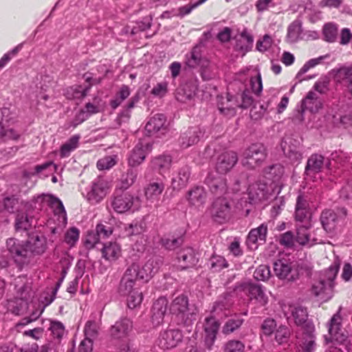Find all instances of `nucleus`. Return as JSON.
Returning a JSON list of instances; mask_svg holds the SVG:
<instances>
[{
    "mask_svg": "<svg viewBox=\"0 0 352 352\" xmlns=\"http://www.w3.org/2000/svg\"><path fill=\"white\" fill-rule=\"evenodd\" d=\"M165 185L162 182H153L148 184L144 189L146 199L151 204L157 202Z\"/></svg>",
    "mask_w": 352,
    "mask_h": 352,
    "instance_id": "nucleus-33",
    "label": "nucleus"
},
{
    "mask_svg": "<svg viewBox=\"0 0 352 352\" xmlns=\"http://www.w3.org/2000/svg\"><path fill=\"white\" fill-rule=\"evenodd\" d=\"M107 183L101 178L98 177L92 184L91 190L87 193V199L91 203H98L106 195L107 191Z\"/></svg>",
    "mask_w": 352,
    "mask_h": 352,
    "instance_id": "nucleus-23",
    "label": "nucleus"
},
{
    "mask_svg": "<svg viewBox=\"0 0 352 352\" xmlns=\"http://www.w3.org/2000/svg\"><path fill=\"white\" fill-rule=\"evenodd\" d=\"M183 239L181 237L174 238L163 237L161 239V243L163 247L169 250H173L182 245Z\"/></svg>",
    "mask_w": 352,
    "mask_h": 352,
    "instance_id": "nucleus-62",
    "label": "nucleus"
},
{
    "mask_svg": "<svg viewBox=\"0 0 352 352\" xmlns=\"http://www.w3.org/2000/svg\"><path fill=\"white\" fill-rule=\"evenodd\" d=\"M346 210L338 208L336 211L324 210L320 217V223L324 230L331 235L340 232L346 224Z\"/></svg>",
    "mask_w": 352,
    "mask_h": 352,
    "instance_id": "nucleus-6",
    "label": "nucleus"
},
{
    "mask_svg": "<svg viewBox=\"0 0 352 352\" xmlns=\"http://www.w3.org/2000/svg\"><path fill=\"white\" fill-rule=\"evenodd\" d=\"M329 58V54H325L320 56L317 58H311L306 62L304 65L301 67L296 75V78L298 79V82H301L302 79L301 76L307 72L310 69L315 67L316 66L321 64L324 60Z\"/></svg>",
    "mask_w": 352,
    "mask_h": 352,
    "instance_id": "nucleus-45",
    "label": "nucleus"
},
{
    "mask_svg": "<svg viewBox=\"0 0 352 352\" xmlns=\"http://www.w3.org/2000/svg\"><path fill=\"white\" fill-rule=\"evenodd\" d=\"M90 87V85L86 87H83L82 85H74L67 89L65 94L67 98L69 100H81L87 96Z\"/></svg>",
    "mask_w": 352,
    "mask_h": 352,
    "instance_id": "nucleus-42",
    "label": "nucleus"
},
{
    "mask_svg": "<svg viewBox=\"0 0 352 352\" xmlns=\"http://www.w3.org/2000/svg\"><path fill=\"white\" fill-rule=\"evenodd\" d=\"M133 329L132 321L124 318L117 321L111 328V335L115 339L126 338L130 335Z\"/></svg>",
    "mask_w": 352,
    "mask_h": 352,
    "instance_id": "nucleus-25",
    "label": "nucleus"
},
{
    "mask_svg": "<svg viewBox=\"0 0 352 352\" xmlns=\"http://www.w3.org/2000/svg\"><path fill=\"white\" fill-rule=\"evenodd\" d=\"M216 316H212L211 317L206 318L204 324V329L206 332L205 344L209 350L213 345L217 334L219 328V323L215 319Z\"/></svg>",
    "mask_w": 352,
    "mask_h": 352,
    "instance_id": "nucleus-26",
    "label": "nucleus"
},
{
    "mask_svg": "<svg viewBox=\"0 0 352 352\" xmlns=\"http://www.w3.org/2000/svg\"><path fill=\"white\" fill-rule=\"evenodd\" d=\"M151 144L140 141L128 156L127 160L129 166L134 168L140 165L144 161L146 156L151 152Z\"/></svg>",
    "mask_w": 352,
    "mask_h": 352,
    "instance_id": "nucleus-15",
    "label": "nucleus"
},
{
    "mask_svg": "<svg viewBox=\"0 0 352 352\" xmlns=\"http://www.w3.org/2000/svg\"><path fill=\"white\" fill-rule=\"evenodd\" d=\"M243 322L244 320L239 315H235L225 323L222 331L224 334H230L238 329Z\"/></svg>",
    "mask_w": 352,
    "mask_h": 352,
    "instance_id": "nucleus-53",
    "label": "nucleus"
},
{
    "mask_svg": "<svg viewBox=\"0 0 352 352\" xmlns=\"http://www.w3.org/2000/svg\"><path fill=\"white\" fill-rule=\"evenodd\" d=\"M200 74L204 80H210L217 76V67L208 59L202 60L200 66Z\"/></svg>",
    "mask_w": 352,
    "mask_h": 352,
    "instance_id": "nucleus-44",
    "label": "nucleus"
},
{
    "mask_svg": "<svg viewBox=\"0 0 352 352\" xmlns=\"http://www.w3.org/2000/svg\"><path fill=\"white\" fill-rule=\"evenodd\" d=\"M11 124L3 126L0 133V140L6 141L8 140H16L20 135V133L10 127Z\"/></svg>",
    "mask_w": 352,
    "mask_h": 352,
    "instance_id": "nucleus-58",
    "label": "nucleus"
},
{
    "mask_svg": "<svg viewBox=\"0 0 352 352\" xmlns=\"http://www.w3.org/2000/svg\"><path fill=\"white\" fill-rule=\"evenodd\" d=\"M267 226L262 223L258 228L252 229L249 232L246 243L249 248L254 250L257 248V244H263L266 241Z\"/></svg>",
    "mask_w": 352,
    "mask_h": 352,
    "instance_id": "nucleus-24",
    "label": "nucleus"
},
{
    "mask_svg": "<svg viewBox=\"0 0 352 352\" xmlns=\"http://www.w3.org/2000/svg\"><path fill=\"white\" fill-rule=\"evenodd\" d=\"M206 184L209 187L210 192L219 197L228 191L226 179L221 176L215 177L212 174H209L206 178Z\"/></svg>",
    "mask_w": 352,
    "mask_h": 352,
    "instance_id": "nucleus-27",
    "label": "nucleus"
},
{
    "mask_svg": "<svg viewBox=\"0 0 352 352\" xmlns=\"http://www.w3.org/2000/svg\"><path fill=\"white\" fill-rule=\"evenodd\" d=\"M302 31L301 23L299 21H293L287 28V41L294 43L299 40Z\"/></svg>",
    "mask_w": 352,
    "mask_h": 352,
    "instance_id": "nucleus-49",
    "label": "nucleus"
},
{
    "mask_svg": "<svg viewBox=\"0 0 352 352\" xmlns=\"http://www.w3.org/2000/svg\"><path fill=\"white\" fill-rule=\"evenodd\" d=\"M172 157L169 155H162L154 157L151 161L152 166L160 174L168 170L171 166Z\"/></svg>",
    "mask_w": 352,
    "mask_h": 352,
    "instance_id": "nucleus-40",
    "label": "nucleus"
},
{
    "mask_svg": "<svg viewBox=\"0 0 352 352\" xmlns=\"http://www.w3.org/2000/svg\"><path fill=\"white\" fill-rule=\"evenodd\" d=\"M100 324L98 322L89 320L87 322L85 327V337L94 339L97 337Z\"/></svg>",
    "mask_w": 352,
    "mask_h": 352,
    "instance_id": "nucleus-61",
    "label": "nucleus"
},
{
    "mask_svg": "<svg viewBox=\"0 0 352 352\" xmlns=\"http://www.w3.org/2000/svg\"><path fill=\"white\" fill-rule=\"evenodd\" d=\"M130 94V87L128 85H122L116 94L114 98L110 101L111 107L116 109L129 96Z\"/></svg>",
    "mask_w": 352,
    "mask_h": 352,
    "instance_id": "nucleus-47",
    "label": "nucleus"
},
{
    "mask_svg": "<svg viewBox=\"0 0 352 352\" xmlns=\"http://www.w3.org/2000/svg\"><path fill=\"white\" fill-rule=\"evenodd\" d=\"M135 270L126 269L120 283L119 293L121 296H127V306L130 309H134L139 306L143 299L141 292L134 288L137 279L134 276Z\"/></svg>",
    "mask_w": 352,
    "mask_h": 352,
    "instance_id": "nucleus-2",
    "label": "nucleus"
},
{
    "mask_svg": "<svg viewBox=\"0 0 352 352\" xmlns=\"http://www.w3.org/2000/svg\"><path fill=\"white\" fill-rule=\"evenodd\" d=\"M315 336L312 332H303L296 336V342L291 352H314Z\"/></svg>",
    "mask_w": 352,
    "mask_h": 352,
    "instance_id": "nucleus-19",
    "label": "nucleus"
},
{
    "mask_svg": "<svg viewBox=\"0 0 352 352\" xmlns=\"http://www.w3.org/2000/svg\"><path fill=\"white\" fill-rule=\"evenodd\" d=\"M190 166L185 165L179 168L172 178L171 186L173 190H179L186 187L190 181Z\"/></svg>",
    "mask_w": 352,
    "mask_h": 352,
    "instance_id": "nucleus-32",
    "label": "nucleus"
},
{
    "mask_svg": "<svg viewBox=\"0 0 352 352\" xmlns=\"http://www.w3.org/2000/svg\"><path fill=\"white\" fill-rule=\"evenodd\" d=\"M287 319L299 326L307 321L308 314L307 309L300 305H289L288 310L285 311Z\"/></svg>",
    "mask_w": 352,
    "mask_h": 352,
    "instance_id": "nucleus-31",
    "label": "nucleus"
},
{
    "mask_svg": "<svg viewBox=\"0 0 352 352\" xmlns=\"http://www.w3.org/2000/svg\"><path fill=\"white\" fill-rule=\"evenodd\" d=\"M212 219L219 223H223L231 217V206L226 198L218 197L212 204L210 209Z\"/></svg>",
    "mask_w": 352,
    "mask_h": 352,
    "instance_id": "nucleus-12",
    "label": "nucleus"
},
{
    "mask_svg": "<svg viewBox=\"0 0 352 352\" xmlns=\"http://www.w3.org/2000/svg\"><path fill=\"white\" fill-rule=\"evenodd\" d=\"M168 300L165 297H160L155 301L152 307L151 322L154 327L162 324L167 310Z\"/></svg>",
    "mask_w": 352,
    "mask_h": 352,
    "instance_id": "nucleus-28",
    "label": "nucleus"
},
{
    "mask_svg": "<svg viewBox=\"0 0 352 352\" xmlns=\"http://www.w3.org/2000/svg\"><path fill=\"white\" fill-rule=\"evenodd\" d=\"M170 311L176 316L179 324L188 326L196 320V309L189 306L188 298L184 294L174 298L170 305Z\"/></svg>",
    "mask_w": 352,
    "mask_h": 352,
    "instance_id": "nucleus-4",
    "label": "nucleus"
},
{
    "mask_svg": "<svg viewBox=\"0 0 352 352\" xmlns=\"http://www.w3.org/2000/svg\"><path fill=\"white\" fill-rule=\"evenodd\" d=\"M186 199L190 206L198 208L205 204L206 192L202 186H194L187 192Z\"/></svg>",
    "mask_w": 352,
    "mask_h": 352,
    "instance_id": "nucleus-30",
    "label": "nucleus"
},
{
    "mask_svg": "<svg viewBox=\"0 0 352 352\" xmlns=\"http://www.w3.org/2000/svg\"><path fill=\"white\" fill-rule=\"evenodd\" d=\"M330 79L329 77L321 76L314 84V89L320 94H327L329 90Z\"/></svg>",
    "mask_w": 352,
    "mask_h": 352,
    "instance_id": "nucleus-60",
    "label": "nucleus"
},
{
    "mask_svg": "<svg viewBox=\"0 0 352 352\" xmlns=\"http://www.w3.org/2000/svg\"><path fill=\"white\" fill-rule=\"evenodd\" d=\"M232 305L230 297H223L214 302L211 313L212 316H217L221 318L228 316L227 311Z\"/></svg>",
    "mask_w": 352,
    "mask_h": 352,
    "instance_id": "nucleus-37",
    "label": "nucleus"
},
{
    "mask_svg": "<svg viewBox=\"0 0 352 352\" xmlns=\"http://www.w3.org/2000/svg\"><path fill=\"white\" fill-rule=\"evenodd\" d=\"M141 204L140 197L133 195L129 192H124L118 195L111 201V206L118 213L134 212L140 208Z\"/></svg>",
    "mask_w": 352,
    "mask_h": 352,
    "instance_id": "nucleus-7",
    "label": "nucleus"
},
{
    "mask_svg": "<svg viewBox=\"0 0 352 352\" xmlns=\"http://www.w3.org/2000/svg\"><path fill=\"white\" fill-rule=\"evenodd\" d=\"M252 36L246 30H244L240 34L239 38L236 41V48L243 52H248L252 47Z\"/></svg>",
    "mask_w": 352,
    "mask_h": 352,
    "instance_id": "nucleus-48",
    "label": "nucleus"
},
{
    "mask_svg": "<svg viewBox=\"0 0 352 352\" xmlns=\"http://www.w3.org/2000/svg\"><path fill=\"white\" fill-rule=\"evenodd\" d=\"M102 256L109 262L116 261L121 255V248L116 242H108L103 244L101 249Z\"/></svg>",
    "mask_w": 352,
    "mask_h": 352,
    "instance_id": "nucleus-36",
    "label": "nucleus"
},
{
    "mask_svg": "<svg viewBox=\"0 0 352 352\" xmlns=\"http://www.w3.org/2000/svg\"><path fill=\"white\" fill-rule=\"evenodd\" d=\"M206 60L202 58L201 55L200 47L195 46L192 50L186 55V65L191 68H195L201 66L202 60Z\"/></svg>",
    "mask_w": 352,
    "mask_h": 352,
    "instance_id": "nucleus-41",
    "label": "nucleus"
},
{
    "mask_svg": "<svg viewBox=\"0 0 352 352\" xmlns=\"http://www.w3.org/2000/svg\"><path fill=\"white\" fill-rule=\"evenodd\" d=\"M338 25L333 22L325 23L322 28L324 40L328 43H335L337 41Z\"/></svg>",
    "mask_w": 352,
    "mask_h": 352,
    "instance_id": "nucleus-43",
    "label": "nucleus"
},
{
    "mask_svg": "<svg viewBox=\"0 0 352 352\" xmlns=\"http://www.w3.org/2000/svg\"><path fill=\"white\" fill-rule=\"evenodd\" d=\"M279 243L287 248H296L297 247L295 236L291 231L282 234L279 238Z\"/></svg>",
    "mask_w": 352,
    "mask_h": 352,
    "instance_id": "nucleus-59",
    "label": "nucleus"
},
{
    "mask_svg": "<svg viewBox=\"0 0 352 352\" xmlns=\"http://www.w3.org/2000/svg\"><path fill=\"white\" fill-rule=\"evenodd\" d=\"M266 157V149L263 144H252L243 151L241 163L248 168H255L265 161Z\"/></svg>",
    "mask_w": 352,
    "mask_h": 352,
    "instance_id": "nucleus-10",
    "label": "nucleus"
},
{
    "mask_svg": "<svg viewBox=\"0 0 352 352\" xmlns=\"http://www.w3.org/2000/svg\"><path fill=\"white\" fill-rule=\"evenodd\" d=\"M284 167L276 164L267 167L264 170L265 177L272 182H277L284 174Z\"/></svg>",
    "mask_w": 352,
    "mask_h": 352,
    "instance_id": "nucleus-46",
    "label": "nucleus"
},
{
    "mask_svg": "<svg viewBox=\"0 0 352 352\" xmlns=\"http://www.w3.org/2000/svg\"><path fill=\"white\" fill-rule=\"evenodd\" d=\"M324 165V157L318 154L311 155L308 160L305 167V173L307 175L319 173Z\"/></svg>",
    "mask_w": 352,
    "mask_h": 352,
    "instance_id": "nucleus-38",
    "label": "nucleus"
},
{
    "mask_svg": "<svg viewBox=\"0 0 352 352\" xmlns=\"http://www.w3.org/2000/svg\"><path fill=\"white\" fill-rule=\"evenodd\" d=\"M203 136L204 131L200 126H192L181 134L179 144L182 148H187L197 144Z\"/></svg>",
    "mask_w": 352,
    "mask_h": 352,
    "instance_id": "nucleus-20",
    "label": "nucleus"
},
{
    "mask_svg": "<svg viewBox=\"0 0 352 352\" xmlns=\"http://www.w3.org/2000/svg\"><path fill=\"white\" fill-rule=\"evenodd\" d=\"M166 118L162 113H157L151 117L145 126V131L148 135H151L160 130H164Z\"/></svg>",
    "mask_w": 352,
    "mask_h": 352,
    "instance_id": "nucleus-34",
    "label": "nucleus"
},
{
    "mask_svg": "<svg viewBox=\"0 0 352 352\" xmlns=\"http://www.w3.org/2000/svg\"><path fill=\"white\" fill-rule=\"evenodd\" d=\"M26 244L29 263L34 256L43 254L46 250V239L43 236L33 235Z\"/></svg>",
    "mask_w": 352,
    "mask_h": 352,
    "instance_id": "nucleus-21",
    "label": "nucleus"
},
{
    "mask_svg": "<svg viewBox=\"0 0 352 352\" xmlns=\"http://www.w3.org/2000/svg\"><path fill=\"white\" fill-rule=\"evenodd\" d=\"M178 265L180 270H186L194 267L197 263L195 251L191 248H186L181 250L177 256Z\"/></svg>",
    "mask_w": 352,
    "mask_h": 352,
    "instance_id": "nucleus-29",
    "label": "nucleus"
},
{
    "mask_svg": "<svg viewBox=\"0 0 352 352\" xmlns=\"http://www.w3.org/2000/svg\"><path fill=\"white\" fill-rule=\"evenodd\" d=\"M254 99L252 98L251 91L245 89L241 94V102L236 100H233L232 98L228 97L227 102L231 104L226 107L219 106V110L221 113L226 116H234L236 113V108L240 107L242 109H247L250 107L253 103Z\"/></svg>",
    "mask_w": 352,
    "mask_h": 352,
    "instance_id": "nucleus-13",
    "label": "nucleus"
},
{
    "mask_svg": "<svg viewBox=\"0 0 352 352\" xmlns=\"http://www.w3.org/2000/svg\"><path fill=\"white\" fill-rule=\"evenodd\" d=\"M80 138L79 135H74L63 144L60 148V156L69 155L70 153L78 147Z\"/></svg>",
    "mask_w": 352,
    "mask_h": 352,
    "instance_id": "nucleus-52",
    "label": "nucleus"
},
{
    "mask_svg": "<svg viewBox=\"0 0 352 352\" xmlns=\"http://www.w3.org/2000/svg\"><path fill=\"white\" fill-rule=\"evenodd\" d=\"M350 160V157L346 153L342 151H336L331 154L329 164L327 165V173L336 178L342 173V167L346 166Z\"/></svg>",
    "mask_w": 352,
    "mask_h": 352,
    "instance_id": "nucleus-14",
    "label": "nucleus"
},
{
    "mask_svg": "<svg viewBox=\"0 0 352 352\" xmlns=\"http://www.w3.org/2000/svg\"><path fill=\"white\" fill-rule=\"evenodd\" d=\"M327 326L331 342L334 340L336 343L329 346L326 352L333 346L340 347L342 351L345 350L346 352L352 351V342L342 329V317L339 312L332 316Z\"/></svg>",
    "mask_w": 352,
    "mask_h": 352,
    "instance_id": "nucleus-5",
    "label": "nucleus"
},
{
    "mask_svg": "<svg viewBox=\"0 0 352 352\" xmlns=\"http://www.w3.org/2000/svg\"><path fill=\"white\" fill-rule=\"evenodd\" d=\"M144 232L143 223L134 221L129 224L123 225V234L124 236H133L141 234Z\"/></svg>",
    "mask_w": 352,
    "mask_h": 352,
    "instance_id": "nucleus-50",
    "label": "nucleus"
},
{
    "mask_svg": "<svg viewBox=\"0 0 352 352\" xmlns=\"http://www.w3.org/2000/svg\"><path fill=\"white\" fill-rule=\"evenodd\" d=\"M248 296L251 300H255L260 305H265L268 302L263 288L258 285H250L248 287Z\"/></svg>",
    "mask_w": 352,
    "mask_h": 352,
    "instance_id": "nucleus-39",
    "label": "nucleus"
},
{
    "mask_svg": "<svg viewBox=\"0 0 352 352\" xmlns=\"http://www.w3.org/2000/svg\"><path fill=\"white\" fill-rule=\"evenodd\" d=\"M237 161L238 156L235 152H223L217 159L216 170L220 174H226L234 166Z\"/></svg>",
    "mask_w": 352,
    "mask_h": 352,
    "instance_id": "nucleus-18",
    "label": "nucleus"
},
{
    "mask_svg": "<svg viewBox=\"0 0 352 352\" xmlns=\"http://www.w3.org/2000/svg\"><path fill=\"white\" fill-rule=\"evenodd\" d=\"M340 269L338 261L333 262L327 269L321 271L314 282L311 292L318 300L327 302L333 295L336 278Z\"/></svg>",
    "mask_w": 352,
    "mask_h": 352,
    "instance_id": "nucleus-1",
    "label": "nucleus"
},
{
    "mask_svg": "<svg viewBox=\"0 0 352 352\" xmlns=\"http://www.w3.org/2000/svg\"><path fill=\"white\" fill-rule=\"evenodd\" d=\"M248 191V198L251 204L267 199L270 194L267 184L261 182L252 184L249 186Z\"/></svg>",
    "mask_w": 352,
    "mask_h": 352,
    "instance_id": "nucleus-22",
    "label": "nucleus"
},
{
    "mask_svg": "<svg viewBox=\"0 0 352 352\" xmlns=\"http://www.w3.org/2000/svg\"><path fill=\"white\" fill-rule=\"evenodd\" d=\"M183 336L178 329H168L162 332L158 339L159 346L164 349L175 347L182 340Z\"/></svg>",
    "mask_w": 352,
    "mask_h": 352,
    "instance_id": "nucleus-17",
    "label": "nucleus"
},
{
    "mask_svg": "<svg viewBox=\"0 0 352 352\" xmlns=\"http://www.w3.org/2000/svg\"><path fill=\"white\" fill-rule=\"evenodd\" d=\"M139 101L138 95H135L133 96L126 105L124 107V109L119 113L118 116V120L120 123L127 122L130 117L131 109L135 107V104Z\"/></svg>",
    "mask_w": 352,
    "mask_h": 352,
    "instance_id": "nucleus-51",
    "label": "nucleus"
},
{
    "mask_svg": "<svg viewBox=\"0 0 352 352\" xmlns=\"http://www.w3.org/2000/svg\"><path fill=\"white\" fill-rule=\"evenodd\" d=\"M32 218L25 214H18L15 220V228L17 231L28 230L32 224Z\"/></svg>",
    "mask_w": 352,
    "mask_h": 352,
    "instance_id": "nucleus-56",
    "label": "nucleus"
},
{
    "mask_svg": "<svg viewBox=\"0 0 352 352\" xmlns=\"http://www.w3.org/2000/svg\"><path fill=\"white\" fill-rule=\"evenodd\" d=\"M336 78L337 80L344 85V84H347L348 80L352 78V68L349 67L340 68L338 71Z\"/></svg>",
    "mask_w": 352,
    "mask_h": 352,
    "instance_id": "nucleus-63",
    "label": "nucleus"
},
{
    "mask_svg": "<svg viewBox=\"0 0 352 352\" xmlns=\"http://www.w3.org/2000/svg\"><path fill=\"white\" fill-rule=\"evenodd\" d=\"M295 264L286 259H279L274 263V272L279 279L294 280L298 277Z\"/></svg>",
    "mask_w": 352,
    "mask_h": 352,
    "instance_id": "nucleus-16",
    "label": "nucleus"
},
{
    "mask_svg": "<svg viewBox=\"0 0 352 352\" xmlns=\"http://www.w3.org/2000/svg\"><path fill=\"white\" fill-rule=\"evenodd\" d=\"M118 162V156L116 155H107L97 162V168L100 170H109L114 166Z\"/></svg>",
    "mask_w": 352,
    "mask_h": 352,
    "instance_id": "nucleus-57",
    "label": "nucleus"
},
{
    "mask_svg": "<svg viewBox=\"0 0 352 352\" xmlns=\"http://www.w3.org/2000/svg\"><path fill=\"white\" fill-rule=\"evenodd\" d=\"M311 224H296V235L295 236L297 246L311 247L315 244L324 243L322 238L312 236L309 231Z\"/></svg>",
    "mask_w": 352,
    "mask_h": 352,
    "instance_id": "nucleus-11",
    "label": "nucleus"
},
{
    "mask_svg": "<svg viewBox=\"0 0 352 352\" xmlns=\"http://www.w3.org/2000/svg\"><path fill=\"white\" fill-rule=\"evenodd\" d=\"M245 345L239 340H232L228 341L224 346L225 352H243Z\"/></svg>",
    "mask_w": 352,
    "mask_h": 352,
    "instance_id": "nucleus-64",
    "label": "nucleus"
},
{
    "mask_svg": "<svg viewBox=\"0 0 352 352\" xmlns=\"http://www.w3.org/2000/svg\"><path fill=\"white\" fill-rule=\"evenodd\" d=\"M138 170L133 167H130L125 175H122L121 179V186L122 189H128L136 181L138 177Z\"/></svg>",
    "mask_w": 352,
    "mask_h": 352,
    "instance_id": "nucleus-54",
    "label": "nucleus"
},
{
    "mask_svg": "<svg viewBox=\"0 0 352 352\" xmlns=\"http://www.w3.org/2000/svg\"><path fill=\"white\" fill-rule=\"evenodd\" d=\"M322 107L321 100L318 95L310 91L307 94L306 97L302 101V111L308 110L311 113L318 112Z\"/></svg>",
    "mask_w": 352,
    "mask_h": 352,
    "instance_id": "nucleus-35",
    "label": "nucleus"
},
{
    "mask_svg": "<svg viewBox=\"0 0 352 352\" xmlns=\"http://www.w3.org/2000/svg\"><path fill=\"white\" fill-rule=\"evenodd\" d=\"M31 206L37 211L42 210L48 206L52 210L54 216L57 217L60 226L67 224V213L62 201L58 198L52 195L43 194L32 201Z\"/></svg>",
    "mask_w": 352,
    "mask_h": 352,
    "instance_id": "nucleus-3",
    "label": "nucleus"
},
{
    "mask_svg": "<svg viewBox=\"0 0 352 352\" xmlns=\"http://www.w3.org/2000/svg\"><path fill=\"white\" fill-rule=\"evenodd\" d=\"M162 265V258L157 256H154L149 258L142 266L136 263H133L127 268L135 270L134 276L137 280H142L144 282L147 283L159 270Z\"/></svg>",
    "mask_w": 352,
    "mask_h": 352,
    "instance_id": "nucleus-8",
    "label": "nucleus"
},
{
    "mask_svg": "<svg viewBox=\"0 0 352 352\" xmlns=\"http://www.w3.org/2000/svg\"><path fill=\"white\" fill-rule=\"evenodd\" d=\"M6 248L14 259L19 272L21 271L23 266L29 264L26 241L10 238L6 241Z\"/></svg>",
    "mask_w": 352,
    "mask_h": 352,
    "instance_id": "nucleus-9",
    "label": "nucleus"
},
{
    "mask_svg": "<svg viewBox=\"0 0 352 352\" xmlns=\"http://www.w3.org/2000/svg\"><path fill=\"white\" fill-rule=\"evenodd\" d=\"M287 143L282 144L281 146L285 155L293 162H299L302 159V153L299 148L289 146L286 148Z\"/></svg>",
    "mask_w": 352,
    "mask_h": 352,
    "instance_id": "nucleus-55",
    "label": "nucleus"
}]
</instances>
